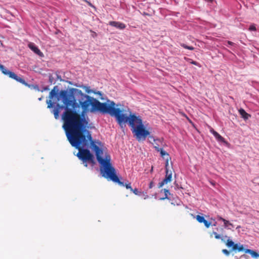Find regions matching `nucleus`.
<instances>
[{"instance_id": "obj_27", "label": "nucleus", "mask_w": 259, "mask_h": 259, "mask_svg": "<svg viewBox=\"0 0 259 259\" xmlns=\"http://www.w3.org/2000/svg\"><path fill=\"white\" fill-rule=\"evenodd\" d=\"M164 193H165V197L162 198V199L166 198L167 197V195L168 194H170V193H169V191L168 190H167V189H164Z\"/></svg>"}, {"instance_id": "obj_7", "label": "nucleus", "mask_w": 259, "mask_h": 259, "mask_svg": "<svg viewBox=\"0 0 259 259\" xmlns=\"http://www.w3.org/2000/svg\"><path fill=\"white\" fill-rule=\"evenodd\" d=\"M172 178V173L171 171H170L169 175H165V178L158 184V187L161 188L164 185L167 184L168 182L171 181Z\"/></svg>"}, {"instance_id": "obj_20", "label": "nucleus", "mask_w": 259, "mask_h": 259, "mask_svg": "<svg viewBox=\"0 0 259 259\" xmlns=\"http://www.w3.org/2000/svg\"><path fill=\"white\" fill-rule=\"evenodd\" d=\"M212 235H214V238L217 239H219L221 238V235L218 234L215 232H212V233L211 234L210 236H212Z\"/></svg>"}, {"instance_id": "obj_30", "label": "nucleus", "mask_w": 259, "mask_h": 259, "mask_svg": "<svg viewBox=\"0 0 259 259\" xmlns=\"http://www.w3.org/2000/svg\"><path fill=\"white\" fill-rule=\"evenodd\" d=\"M154 185H153V182H151L149 184V188L150 189H151L153 187Z\"/></svg>"}, {"instance_id": "obj_5", "label": "nucleus", "mask_w": 259, "mask_h": 259, "mask_svg": "<svg viewBox=\"0 0 259 259\" xmlns=\"http://www.w3.org/2000/svg\"><path fill=\"white\" fill-rule=\"evenodd\" d=\"M226 245L228 247L232 248V251H238L240 252L244 250L243 245H241L240 243L235 244L234 242L230 239H228L227 240Z\"/></svg>"}, {"instance_id": "obj_28", "label": "nucleus", "mask_w": 259, "mask_h": 259, "mask_svg": "<svg viewBox=\"0 0 259 259\" xmlns=\"http://www.w3.org/2000/svg\"><path fill=\"white\" fill-rule=\"evenodd\" d=\"M135 195H139V192L138 189L135 188L134 189H133V190H131Z\"/></svg>"}, {"instance_id": "obj_38", "label": "nucleus", "mask_w": 259, "mask_h": 259, "mask_svg": "<svg viewBox=\"0 0 259 259\" xmlns=\"http://www.w3.org/2000/svg\"><path fill=\"white\" fill-rule=\"evenodd\" d=\"M35 88H36L38 90H39L38 86H36Z\"/></svg>"}, {"instance_id": "obj_25", "label": "nucleus", "mask_w": 259, "mask_h": 259, "mask_svg": "<svg viewBox=\"0 0 259 259\" xmlns=\"http://www.w3.org/2000/svg\"><path fill=\"white\" fill-rule=\"evenodd\" d=\"M248 29L249 31H256V28L254 25H250Z\"/></svg>"}, {"instance_id": "obj_29", "label": "nucleus", "mask_w": 259, "mask_h": 259, "mask_svg": "<svg viewBox=\"0 0 259 259\" xmlns=\"http://www.w3.org/2000/svg\"><path fill=\"white\" fill-rule=\"evenodd\" d=\"M190 63L195 65H197L199 67H201L200 65L198 62H197L196 61H192L191 62H190Z\"/></svg>"}, {"instance_id": "obj_32", "label": "nucleus", "mask_w": 259, "mask_h": 259, "mask_svg": "<svg viewBox=\"0 0 259 259\" xmlns=\"http://www.w3.org/2000/svg\"><path fill=\"white\" fill-rule=\"evenodd\" d=\"M228 44L230 45H233L234 44V43L232 41H228Z\"/></svg>"}, {"instance_id": "obj_11", "label": "nucleus", "mask_w": 259, "mask_h": 259, "mask_svg": "<svg viewBox=\"0 0 259 259\" xmlns=\"http://www.w3.org/2000/svg\"><path fill=\"white\" fill-rule=\"evenodd\" d=\"M157 152H159L160 153L161 156L165 160V161H169V160L171 159V158L169 156V155L167 152L164 151L163 148L160 149H157Z\"/></svg>"}, {"instance_id": "obj_34", "label": "nucleus", "mask_w": 259, "mask_h": 259, "mask_svg": "<svg viewBox=\"0 0 259 259\" xmlns=\"http://www.w3.org/2000/svg\"><path fill=\"white\" fill-rule=\"evenodd\" d=\"M95 93L96 94H98V95H101V93L100 92H99V91H98L97 93Z\"/></svg>"}, {"instance_id": "obj_21", "label": "nucleus", "mask_w": 259, "mask_h": 259, "mask_svg": "<svg viewBox=\"0 0 259 259\" xmlns=\"http://www.w3.org/2000/svg\"><path fill=\"white\" fill-rule=\"evenodd\" d=\"M82 88L85 90V92L90 94L92 92V90L90 89V87L87 86H83Z\"/></svg>"}, {"instance_id": "obj_23", "label": "nucleus", "mask_w": 259, "mask_h": 259, "mask_svg": "<svg viewBox=\"0 0 259 259\" xmlns=\"http://www.w3.org/2000/svg\"><path fill=\"white\" fill-rule=\"evenodd\" d=\"M184 48H185V49H188V50H194V48L193 47H191V46H187L185 44H182L181 45Z\"/></svg>"}, {"instance_id": "obj_24", "label": "nucleus", "mask_w": 259, "mask_h": 259, "mask_svg": "<svg viewBox=\"0 0 259 259\" xmlns=\"http://www.w3.org/2000/svg\"><path fill=\"white\" fill-rule=\"evenodd\" d=\"M47 103L48 104V108H50L52 107V101L51 100H47Z\"/></svg>"}, {"instance_id": "obj_2", "label": "nucleus", "mask_w": 259, "mask_h": 259, "mask_svg": "<svg viewBox=\"0 0 259 259\" xmlns=\"http://www.w3.org/2000/svg\"><path fill=\"white\" fill-rule=\"evenodd\" d=\"M59 97L65 105V111L62 115L63 121L62 127L68 141L91 133L86 129L88 121L74 109L76 102L72 92L61 90L59 93Z\"/></svg>"}, {"instance_id": "obj_12", "label": "nucleus", "mask_w": 259, "mask_h": 259, "mask_svg": "<svg viewBox=\"0 0 259 259\" xmlns=\"http://www.w3.org/2000/svg\"><path fill=\"white\" fill-rule=\"evenodd\" d=\"M154 143H153V145H154V148L155 149L156 151H157L158 149H160L162 148H160L162 144V140L160 139H153Z\"/></svg>"}, {"instance_id": "obj_31", "label": "nucleus", "mask_w": 259, "mask_h": 259, "mask_svg": "<svg viewBox=\"0 0 259 259\" xmlns=\"http://www.w3.org/2000/svg\"><path fill=\"white\" fill-rule=\"evenodd\" d=\"M168 165V161H166V162H165V170H167L168 169L167 168Z\"/></svg>"}, {"instance_id": "obj_14", "label": "nucleus", "mask_w": 259, "mask_h": 259, "mask_svg": "<svg viewBox=\"0 0 259 259\" xmlns=\"http://www.w3.org/2000/svg\"><path fill=\"white\" fill-rule=\"evenodd\" d=\"M239 112L241 115V117L243 118L244 119H247L249 117H250V115L247 113L244 109H240L239 110Z\"/></svg>"}, {"instance_id": "obj_10", "label": "nucleus", "mask_w": 259, "mask_h": 259, "mask_svg": "<svg viewBox=\"0 0 259 259\" xmlns=\"http://www.w3.org/2000/svg\"><path fill=\"white\" fill-rule=\"evenodd\" d=\"M109 24L119 29H123L125 27V25L124 23L117 21H110Z\"/></svg>"}, {"instance_id": "obj_16", "label": "nucleus", "mask_w": 259, "mask_h": 259, "mask_svg": "<svg viewBox=\"0 0 259 259\" xmlns=\"http://www.w3.org/2000/svg\"><path fill=\"white\" fill-rule=\"evenodd\" d=\"M218 219L220 221H222L224 222V226L225 227H228V226H233L232 224L229 223V222L225 219L223 218L220 216H218Z\"/></svg>"}, {"instance_id": "obj_18", "label": "nucleus", "mask_w": 259, "mask_h": 259, "mask_svg": "<svg viewBox=\"0 0 259 259\" xmlns=\"http://www.w3.org/2000/svg\"><path fill=\"white\" fill-rule=\"evenodd\" d=\"M196 219L200 223H202V222L205 220V219L203 217L200 216L199 215H196Z\"/></svg>"}, {"instance_id": "obj_37", "label": "nucleus", "mask_w": 259, "mask_h": 259, "mask_svg": "<svg viewBox=\"0 0 259 259\" xmlns=\"http://www.w3.org/2000/svg\"><path fill=\"white\" fill-rule=\"evenodd\" d=\"M212 226H216V222H215L214 224H213L212 225Z\"/></svg>"}, {"instance_id": "obj_9", "label": "nucleus", "mask_w": 259, "mask_h": 259, "mask_svg": "<svg viewBox=\"0 0 259 259\" xmlns=\"http://www.w3.org/2000/svg\"><path fill=\"white\" fill-rule=\"evenodd\" d=\"M210 132L213 134L219 142L226 143L225 139L211 127H210Z\"/></svg>"}, {"instance_id": "obj_8", "label": "nucleus", "mask_w": 259, "mask_h": 259, "mask_svg": "<svg viewBox=\"0 0 259 259\" xmlns=\"http://www.w3.org/2000/svg\"><path fill=\"white\" fill-rule=\"evenodd\" d=\"M28 47L36 54L38 55L39 56H42L43 54L40 51V50L35 46V45L33 43L30 42L28 44Z\"/></svg>"}, {"instance_id": "obj_17", "label": "nucleus", "mask_w": 259, "mask_h": 259, "mask_svg": "<svg viewBox=\"0 0 259 259\" xmlns=\"http://www.w3.org/2000/svg\"><path fill=\"white\" fill-rule=\"evenodd\" d=\"M119 181L120 182H121V183H122V184H120L119 183H118V182H115V183H117L118 184H119L120 186H125L126 187V189H130L131 191V190H133V189L131 187V183H125V184L123 183V182H121L120 181V180L119 179Z\"/></svg>"}, {"instance_id": "obj_22", "label": "nucleus", "mask_w": 259, "mask_h": 259, "mask_svg": "<svg viewBox=\"0 0 259 259\" xmlns=\"http://www.w3.org/2000/svg\"><path fill=\"white\" fill-rule=\"evenodd\" d=\"M202 223L204 224V226L207 228H208L211 225V223L207 221L206 220H205L204 221L202 222Z\"/></svg>"}, {"instance_id": "obj_33", "label": "nucleus", "mask_w": 259, "mask_h": 259, "mask_svg": "<svg viewBox=\"0 0 259 259\" xmlns=\"http://www.w3.org/2000/svg\"><path fill=\"white\" fill-rule=\"evenodd\" d=\"M170 171H169L168 169H167L166 170V175H169Z\"/></svg>"}, {"instance_id": "obj_35", "label": "nucleus", "mask_w": 259, "mask_h": 259, "mask_svg": "<svg viewBox=\"0 0 259 259\" xmlns=\"http://www.w3.org/2000/svg\"><path fill=\"white\" fill-rule=\"evenodd\" d=\"M42 97H40V98H38V100H39V101H40V100H42Z\"/></svg>"}, {"instance_id": "obj_19", "label": "nucleus", "mask_w": 259, "mask_h": 259, "mask_svg": "<svg viewBox=\"0 0 259 259\" xmlns=\"http://www.w3.org/2000/svg\"><path fill=\"white\" fill-rule=\"evenodd\" d=\"M17 81L21 83L22 84L26 85V86H28V84H27V83L25 81L24 79H23V78L20 77H18L17 76Z\"/></svg>"}, {"instance_id": "obj_6", "label": "nucleus", "mask_w": 259, "mask_h": 259, "mask_svg": "<svg viewBox=\"0 0 259 259\" xmlns=\"http://www.w3.org/2000/svg\"><path fill=\"white\" fill-rule=\"evenodd\" d=\"M65 105H64V106L61 105L58 103L56 105V108H54L52 110V112L54 114V117L56 119L59 118V113L60 111V109H63V108L65 109Z\"/></svg>"}, {"instance_id": "obj_36", "label": "nucleus", "mask_w": 259, "mask_h": 259, "mask_svg": "<svg viewBox=\"0 0 259 259\" xmlns=\"http://www.w3.org/2000/svg\"><path fill=\"white\" fill-rule=\"evenodd\" d=\"M45 90H49L48 88V87H46L44 89Z\"/></svg>"}, {"instance_id": "obj_15", "label": "nucleus", "mask_w": 259, "mask_h": 259, "mask_svg": "<svg viewBox=\"0 0 259 259\" xmlns=\"http://www.w3.org/2000/svg\"><path fill=\"white\" fill-rule=\"evenodd\" d=\"M245 252L249 253L253 257H257L259 256L257 252L249 249H246Z\"/></svg>"}, {"instance_id": "obj_3", "label": "nucleus", "mask_w": 259, "mask_h": 259, "mask_svg": "<svg viewBox=\"0 0 259 259\" xmlns=\"http://www.w3.org/2000/svg\"><path fill=\"white\" fill-rule=\"evenodd\" d=\"M73 91H76L77 95L80 97L79 103L82 108L81 114L83 116L89 111H99L102 114H108L111 116L115 117L118 123H120L125 121V117L120 114V108L115 107L118 105H116L114 101L107 100L106 102L101 103L94 97L83 94L80 90L72 89L70 93H73Z\"/></svg>"}, {"instance_id": "obj_4", "label": "nucleus", "mask_w": 259, "mask_h": 259, "mask_svg": "<svg viewBox=\"0 0 259 259\" xmlns=\"http://www.w3.org/2000/svg\"><path fill=\"white\" fill-rule=\"evenodd\" d=\"M123 110L120 109V114L125 117V121L120 123H118L121 126L123 124L128 122L130 125L132 127V132L138 141H144L147 137L150 135V132L145 129L143 124L142 120L140 116H137L134 114L128 117L126 114H123Z\"/></svg>"}, {"instance_id": "obj_1", "label": "nucleus", "mask_w": 259, "mask_h": 259, "mask_svg": "<svg viewBox=\"0 0 259 259\" xmlns=\"http://www.w3.org/2000/svg\"><path fill=\"white\" fill-rule=\"evenodd\" d=\"M71 145L78 150L76 156L83 162L85 167L88 166L86 162L89 161L92 163H95L94 156L90 151L87 149L89 145L92 150L95 153L96 158L100 164V171L103 177L109 179L113 182H118L122 184L119 181V178L116 175L115 168L111 163V157L109 154L106 153L104 158H103V150L100 146H102V143L97 141V145L95 141L92 139L91 133L84 136L69 141Z\"/></svg>"}, {"instance_id": "obj_13", "label": "nucleus", "mask_w": 259, "mask_h": 259, "mask_svg": "<svg viewBox=\"0 0 259 259\" xmlns=\"http://www.w3.org/2000/svg\"><path fill=\"white\" fill-rule=\"evenodd\" d=\"M58 89L57 86H55L50 92L49 94V98L50 99H52L54 97L58 95Z\"/></svg>"}, {"instance_id": "obj_26", "label": "nucleus", "mask_w": 259, "mask_h": 259, "mask_svg": "<svg viewBox=\"0 0 259 259\" xmlns=\"http://www.w3.org/2000/svg\"><path fill=\"white\" fill-rule=\"evenodd\" d=\"M222 252L227 256L230 254V251L226 249H223Z\"/></svg>"}]
</instances>
